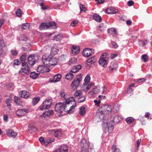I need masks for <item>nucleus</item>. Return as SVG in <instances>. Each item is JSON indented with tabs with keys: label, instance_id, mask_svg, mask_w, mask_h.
Wrapping results in <instances>:
<instances>
[{
	"label": "nucleus",
	"instance_id": "obj_64",
	"mask_svg": "<svg viewBox=\"0 0 152 152\" xmlns=\"http://www.w3.org/2000/svg\"><path fill=\"white\" fill-rule=\"evenodd\" d=\"M39 140L41 142V143H43L44 142V138L42 137H40L39 138Z\"/></svg>",
	"mask_w": 152,
	"mask_h": 152
},
{
	"label": "nucleus",
	"instance_id": "obj_49",
	"mask_svg": "<svg viewBox=\"0 0 152 152\" xmlns=\"http://www.w3.org/2000/svg\"><path fill=\"white\" fill-rule=\"evenodd\" d=\"M94 102L95 105L97 106H99L101 103V101L100 100L98 101L97 100H94Z\"/></svg>",
	"mask_w": 152,
	"mask_h": 152
},
{
	"label": "nucleus",
	"instance_id": "obj_47",
	"mask_svg": "<svg viewBox=\"0 0 152 152\" xmlns=\"http://www.w3.org/2000/svg\"><path fill=\"white\" fill-rule=\"evenodd\" d=\"M111 44L113 48L114 49H116L118 47L117 44L115 42L112 41L111 42Z\"/></svg>",
	"mask_w": 152,
	"mask_h": 152
},
{
	"label": "nucleus",
	"instance_id": "obj_38",
	"mask_svg": "<svg viewBox=\"0 0 152 152\" xmlns=\"http://www.w3.org/2000/svg\"><path fill=\"white\" fill-rule=\"evenodd\" d=\"M148 42V41L147 39L141 40L139 41V44L142 47L144 46L147 44Z\"/></svg>",
	"mask_w": 152,
	"mask_h": 152
},
{
	"label": "nucleus",
	"instance_id": "obj_18",
	"mask_svg": "<svg viewBox=\"0 0 152 152\" xmlns=\"http://www.w3.org/2000/svg\"><path fill=\"white\" fill-rule=\"evenodd\" d=\"M80 47L79 46H73L72 49V52L75 54H77L79 53Z\"/></svg>",
	"mask_w": 152,
	"mask_h": 152
},
{
	"label": "nucleus",
	"instance_id": "obj_22",
	"mask_svg": "<svg viewBox=\"0 0 152 152\" xmlns=\"http://www.w3.org/2000/svg\"><path fill=\"white\" fill-rule=\"evenodd\" d=\"M48 26L47 24L45 23H42L40 25L39 28L40 30H42L48 28Z\"/></svg>",
	"mask_w": 152,
	"mask_h": 152
},
{
	"label": "nucleus",
	"instance_id": "obj_52",
	"mask_svg": "<svg viewBox=\"0 0 152 152\" xmlns=\"http://www.w3.org/2000/svg\"><path fill=\"white\" fill-rule=\"evenodd\" d=\"M93 91H94V94L97 93L99 91V90L98 88H97L96 86L94 87L93 89Z\"/></svg>",
	"mask_w": 152,
	"mask_h": 152
},
{
	"label": "nucleus",
	"instance_id": "obj_44",
	"mask_svg": "<svg viewBox=\"0 0 152 152\" xmlns=\"http://www.w3.org/2000/svg\"><path fill=\"white\" fill-rule=\"evenodd\" d=\"M107 129L108 132L110 133H111L112 132L114 129L113 125L111 124L110 126H108Z\"/></svg>",
	"mask_w": 152,
	"mask_h": 152
},
{
	"label": "nucleus",
	"instance_id": "obj_40",
	"mask_svg": "<svg viewBox=\"0 0 152 152\" xmlns=\"http://www.w3.org/2000/svg\"><path fill=\"white\" fill-rule=\"evenodd\" d=\"M90 75H87L85 78L84 81L86 83H88L90 82Z\"/></svg>",
	"mask_w": 152,
	"mask_h": 152
},
{
	"label": "nucleus",
	"instance_id": "obj_1",
	"mask_svg": "<svg viewBox=\"0 0 152 152\" xmlns=\"http://www.w3.org/2000/svg\"><path fill=\"white\" fill-rule=\"evenodd\" d=\"M52 103V99H47L39 107V109L41 110H43L45 109H46L47 110L44 112L42 114V115L44 116L45 118L46 116L51 115L53 113V110L48 109L51 106Z\"/></svg>",
	"mask_w": 152,
	"mask_h": 152
},
{
	"label": "nucleus",
	"instance_id": "obj_54",
	"mask_svg": "<svg viewBox=\"0 0 152 152\" xmlns=\"http://www.w3.org/2000/svg\"><path fill=\"white\" fill-rule=\"evenodd\" d=\"M14 64L16 65H18L20 64V62L17 59L15 60L14 61Z\"/></svg>",
	"mask_w": 152,
	"mask_h": 152
},
{
	"label": "nucleus",
	"instance_id": "obj_16",
	"mask_svg": "<svg viewBox=\"0 0 152 152\" xmlns=\"http://www.w3.org/2000/svg\"><path fill=\"white\" fill-rule=\"evenodd\" d=\"M20 97L22 98H27L28 97L30 94L28 92L25 91H22L20 93Z\"/></svg>",
	"mask_w": 152,
	"mask_h": 152
},
{
	"label": "nucleus",
	"instance_id": "obj_33",
	"mask_svg": "<svg viewBox=\"0 0 152 152\" xmlns=\"http://www.w3.org/2000/svg\"><path fill=\"white\" fill-rule=\"evenodd\" d=\"M86 113V110L85 107L83 106H82L80 107V111L79 113L80 115H84Z\"/></svg>",
	"mask_w": 152,
	"mask_h": 152
},
{
	"label": "nucleus",
	"instance_id": "obj_41",
	"mask_svg": "<svg viewBox=\"0 0 152 152\" xmlns=\"http://www.w3.org/2000/svg\"><path fill=\"white\" fill-rule=\"evenodd\" d=\"M94 59V57H92L86 61L87 62L89 63H91V64H93L95 61Z\"/></svg>",
	"mask_w": 152,
	"mask_h": 152
},
{
	"label": "nucleus",
	"instance_id": "obj_23",
	"mask_svg": "<svg viewBox=\"0 0 152 152\" xmlns=\"http://www.w3.org/2000/svg\"><path fill=\"white\" fill-rule=\"evenodd\" d=\"M28 127V131L31 133L35 132L37 130V129L33 126L29 125Z\"/></svg>",
	"mask_w": 152,
	"mask_h": 152
},
{
	"label": "nucleus",
	"instance_id": "obj_5",
	"mask_svg": "<svg viewBox=\"0 0 152 152\" xmlns=\"http://www.w3.org/2000/svg\"><path fill=\"white\" fill-rule=\"evenodd\" d=\"M81 69V66L80 65H78L76 66L73 67L71 70L70 71V72L68 73L66 75L65 78L67 80L72 79L74 76L73 74L71 73H75Z\"/></svg>",
	"mask_w": 152,
	"mask_h": 152
},
{
	"label": "nucleus",
	"instance_id": "obj_14",
	"mask_svg": "<svg viewBox=\"0 0 152 152\" xmlns=\"http://www.w3.org/2000/svg\"><path fill=\"white\" fill-rule=\"evenodd\" d=\"M49 133L53 134L55 137H57L60 136L61 134V131L60 130L55 129L50 130L49 131Z\"/></svg>",
	"mask_w": 152,
	"mask_h": 152
},
{
	"label": "nucleus",
	"instance_id": "obj_42",
	"mask_svg": "<svg viewBox=\"0 0 152 152\" xmlns=\"http://www.w3.org/2000/svg\"><path fill=\"white\" fill-rule=\"evenodd\" d=\"M21 12L20 9H18L16 11V15L18 17H20L21 16Z\"/></svg>",
	"mask_w": 152,
	"mask_h": 152
},
{
	"label": "nucleus",
	"instance_id": "obj_7",
	"mask_svg": "<svg viewBox=\"0 0 152 152\" xmlns=\"http://www.w3.org/2000/svg\"><path fill=\"white\" fill-rule=\"evenodd\" d=\"M66 106L64 103L59 102L55 105V109L56 111L59 113H62L63 111H66Z\"/></svg>",
	"mask_w": 152,
	"mask_h": 152
},
{
	"label": "nucleus",
	"instance_id": "obj_29",
	"mask_svg": "<svg viewBox=\"0 0 152 152\" xmlns=\"http://www.w3.org/2000/svg\"><path fill=\"white\" fill-rule=\"evenodd\" d=\"M14 101L15 103L18 105H22V102L20 97L15 96L14 97Z\"/></svg>",
	"mask_w": 152,
	"mask_h": 152
},
{
	"label": "nucleus",
	"instance_id": "obj_34",
	"mask_svg": "<svg viewBox=\"0 0 152 152\" xmlns=\"http://www.w3.org/2000/svg\"><path fill=\"white\" fill-rule=\"evenodd\" d=\"M39 75V74L36 73L34 72H31L30 75V77L33 79H36L37 77Z\"/></svg>",
	"mask_w": 152,
	"mask_h": 152
},
{
	"label": "nucleus",
	"instance_id": "obj_45",
	"mask_svg": "<svg viewBox=\"0 0 152 152\" xmlns=\"http://www.w3.org/2000/svg\"><path fill=\"white\" fill-rule=\"evenodd\" d=\"M80 99H77L78 100V102L81 103L84 102L86 99V97L83 95L80 98Z\"/></svg>",
	"mask_w": 152,
	"mask_h": 152
},
{
	"label": "nucleus",
	"instance_id": "obj_6",
	"mask_svg": "<svg viewBox=\"0 0 152 152\" xmlns=\"http://www.w3.org/2000/svg\"><path fill=\"white\" fill-rule=\"evenodd\" d=\"M107 54L104 53L100 56V58L99 61V64L102 66L106 67L107 64V61L108 57L107 56Z\"/></svg>",
	"mask_w": 152,
	"mask_h": 152
},
{
	"label": "nucleus",
	"instance_id": "obj_19",
	"mask_svg": "<svg viewBox=\"0 0 152 152\" xmlns=\"http://www.w3.org/2000/svg\"><path fill=\"white\" fill-rule=\"evenodd\" d=\"M80 145L81 147V149H83L84 148L87 147L88 146L87 143L85 139H83L82 140Z\"/></svg>",
	"mask_w": 152,
	"mask_h": 152
},
{
	"label": "nucleus",
	"instance_id": "obj_13",
	"mask_svg": "<svg viewBox=\"0 0 152 152\" xmlns=\"http://www.w3.org/2000/svg\"><path fill=\"white\" fill-rule=\"evenodd\" d=\"M6 133L8 136L13 138L15 137L17 134L16 132H14L13 130L11 129H9L7 130L6 132Z\"/></svg>",
	"mask_w": 152,
	"mask_h": 152
},
{
	"label": "nucleus",
	"instance_id": "obj_51",
	"mask_svg": "<svg viewBox=\"0 0 152 152\" xmlns=\"http://www.w3.org/2000/svg\"><path fill=\"white\" fill-rule=\"evenodd\" d=\"M80 7L81 11H85L86 10V8L84 5L81 4L80 6Z\"/></svg>",
	"mask_w": 152,
	"mask_h": 152
},
{
	"label": "nucleus",
	"instance_id": "obj_24",
	"mask_svg": "<svg viewBox=\"0 0 152 152\" xmlns=\"http://www.w3.org/2000/svg\"><path fill=\"white\" fill-rule=\"evenodd\" d=\"M118 67L117 64L114 62H112L110 63L109 67L110 70L112 71L115 69H116Z\"/></svg>",
	"mask_w": 152,
	"mask_h": 152
},
{
	"label": "nucleus",
	"instance_id": "obj_59",
	"mask_svg": "<svg viewBox=\"0 0 152 152\" xmlns=\"http://www.w3.org/2000/svg\"><path fill=\"white\" fill-rule=\"evenodd\" d=\"M43 68V66L42 65L39 66L37 67V70L38 72H41Z\"/></svg>",
	"mask_w": 152,
	"mask_h": 152
},
{
	"label": "nucleus",
	"instance_id": "obj_43",
	"mask_svg": "<svg viewBox=\"0 0 152 152\" xmlns=\"http://www.w3.org/2000/svg\"><path fill=\"white\" fill-rule=\"evenodd\" d=\"M11 53L13 56H17L18 53L17 50H11Z\"/></svg>",
	"mask_w": 152,
	"mask_h": 152
},
{
	"label": "nucleus",
	"instance_id": "obj_61",
	"mask_svg": "<svg viewBox=\"0 0 152 152\" xmlns=\"http://www.w3.org/2000/svg\"><path fill=\"white\" fill-rule=\"evenodd\" d=\"M55 38L57 39H58L59 40H61L62 39V37L61 35H59V34L57 35L55 37Z\"/></svg>",
	"mask_w": 152,
	"mask_h": 152
},
{
	"label": "nucleus",
	"instance_id": "obj_17",
	"mask_svg": "<svg viewBox=\"0 0 152 152\" xmlns=\"http://www.w3.org/2000/svg\"><path fill=\"white\" fill-rule=\"evenodd\" d=\"M83 95L82 91L80 90H77L74 94V96L77 99H80V98Z\"/></svg>",
	"mask_w": 152,
	"mask_h": 152
},
{
	"label": "nucleus",
	"instance_id": "obj_32",
	"mask_svg": "<svg viewBox=\"0 0 152 152\" xmlns=\"http://www.w3.org/2000/svg\"><path fill=\"white\" fill-rule=\"evenodd\" d=\"M107 31L109 33L113 35L116 34L117 33L116 31L114 28H108L107 30Z\"/></svg>",
	"mask_w": 152,
	"mask_h": 152
},
{
	"label": "nucleus",
	"instance_id": "obj_8",
	"mask_svg": "<svg viewBox=\"0 0 152 152\" xmlns=\"http://www.w3.org/2000/svg\"><path fill=\"white\" fill-rule=\"evenodd\" d=\"M82 75L81 74H80L79 75H78L76 77V79L72 82L71 86L73 87L76 88L78 86L82 80Z\"/></svg>",
	"mask_w": 152,
	"mask_h": 152
},
{
	"label": "nucleus",
	"instance_id": "obj_4",
	"mask_svg": "<svg viewBox=\"0 0 152 152\" xmlns=\"http://www.w3.org/2000/svg\"><path fill=\"white\" fill-rule=\"evenodd\" d=\"M112 110L110 105L103 104L99 108V110L101 114H107L110 113Z\"/></svg>",
	"mask_w": 152,
	"mask_h": 152
},
{
	"label": "nucleus",
	"instance_id": "obj_9",
	"mask_svg": "<svg viewBox=\"0 0 152 152\" xmlns=\"http://www.w3.org/2000/svg\"><path fill=\"white\" fill-rule=\"evenodd\" d=\"M36 56L34 54H31L30 55L28 58L27 64L31 66L34 65L36 62Z\"/></svg>",
	"mask_w": 152,
	"mask_h": 152
},
{
	"label": "nucleus",
	"instance_id": "obj_25",
	"mask_svg": "<svg viewBox=\"0 0 152 152\" xmlns=\"http://www.w3.org/2000/svg\"><path fill=\"white\" fill-rule=\"evenodd\" d=\"M48 26V28L50 29H54L56 28V24L54 22H50L48 23L47 24Z\"/></svg>",
	"mask_w": 152,
	"mask_h": 152
},
{
	"label": "nucleus",
	"instance_id": "obj_55",
	"mask_svg": "<svg viewBox=\"0 0 152 152\" xmlns=\"http://www.w3.org/2000/svg\"><path fill=\"white\" fill-rule=\"evenodd\" d=\"M60 95L62 98H64L65 99H66L65 93L64 91H61L60 92Z\"/></svg>",
	"mask_w": 152,
	"mask_h": 152
},
{
	"label": "nucleus",
	"instance_id": "obj_35",
	"mask_svg": "<svg viewBox=\"0 0 152 152\" xmlns=\"http://www.w3.org/2000/svg\"><path fill=\"white\" fill-rule=\"evenodd\" d=\"M6 47L5 46L3 47V48H0V56H2L4 54L6 51Z\"/></svg>",
	"mask_w": 152,
	"mask_h": 152
},
{
	"label": "nucleus",
	"instance_id": "obj_63",
	"mask_svg": "<svg viewBox=\"0 0 152 152\" xmlns=\"http://www.w3.org/2000/svg\"><path fill=\"white\" fill-rule=\"evenodd\" d=\"M66 112H67V113L68 114H72L73 113V111H72V110L69 108V110H68V109H66Z\"/></svg>",
	"mask_w": 152,
	"mask_h": 152
},
{
	"label": "nucleus",
	"instance_id": "obj_31",
	"mask_svg": "<svg viewBox=\"0 0 152 152\" xmlns=\"http://www.w3.org/2000/svg\"><path fill=\"white\" fill-rule=\"evenodd\" d=\"M88 150L89 152H95L94 148L93 145L92 143H89L88 145Z\"/></svg>",
	"mask_w": 152,
	"mask_h": 152
},
{
	"label": "nucleus",
	"instance_id": "obj_21",
	"mask_svg": "<svg viewBox=\"0 0 152 152\" xmlns=\"http://www.w3.org/2000/svg\"><path fill=\"white\" fill-rule=\"evenodd\" d=\"M59 51L58 49L55 47L53 46L51 50V54L52 56H54Z\"/></svg>",
	"mask_w": 152,
	"mask_h": 152
},
{
	"label": "nucleus",
	"instance_id": "obj_10",
	"mask_svg": "<svg viewBox=\"0 0 152 152\" xmlns=\"http://www.w3.org/2000/svg\"><path fill=\"white\" fill-rule=\"evenodd\" d=\"M94 50L93 49L86 48L83 50L82 54L85 57H88L94 53Z\"/></svg>",
	"mask_w": 152,
	"mask_h": 152
},
{
	"label": "nucleus",
	"instance_id": "obj_57",
	"mask_svg": "<svg viewBox=\"0 0 152 152\" xmlns=\"http://www.w3.org/2000/svg\"><path fill=\"white\" fill-rule=\"evenodd\" d=\"M93 85V83H90L89 84L86 88V91L88 90L90 88H91V86Z\"/></svg>",
	"mask_w": 152,
	"mask_h": 152
},
{
	"label": "nucleus",
	"instance_id": "obj_48",
	"mask_svg": "<svg viewBox=\"0 0 152 152\" xmlns=\"http://www.w3.org/2000/svg\"><path fill=\"white\" fill-rule=\"evenodd\" d=\"M78 23V21L77 20H75L73 21L71 23V25L73 27L75 26H76Z\"/></svg>",
	"mask_w": 152,
	"mask_h": 152
},
{
	"label": "nucleus",
	"instance_id": "obj_26",
	"mask_svg": "<svg viewBox=\"0 0 152 152\" xmlns=\"http://www.w3.org/2000/svg\"><path fill=\"white\" fill-rule=\"evenodd\" d=\"M61 77V75L60 74H58L56 75L54 77V79L53 81H51L52 82H56L59 81Z\"/></svg>",
	"mask_w": 152,
	"mask_h": 152
},
{
	"label": "nucleus",
	"instance_id": "obj_53",
	"mask_svg": "<svg viewBox=\"0 0 152 152\" xmlns=\"http://www.w3.org/2000/svg\"><path fill=\"white\" fill-rule=\"evenodd\" d=\"M76 61V60L75 58L71 59L69 61V64L71 65L72 64L75 63Z\"/></svg>",
	"mask_w": 152,
	"mask_h": 152
},
{
	"label": "nucleus",
	"instance_id": "obj_15",
	"mask_svg": "<svg viewBox=\"0 0 152 152\" xmlns=\"http://www.w3.org/2000/svg\"><path fill=\"white\" fill-rule=\"evenodd\" d=\"M68 147L66 145H61L58 148L59 152H68Z\"/></svg>",
	"mask_w": 152,
	"mask_h": 152
},
{
	"label": "nucleus",
	"instance_id": "obj_50",
	"mask_svg": "<svg viewBox=\"0 0 152 152\" xmlns=\"http://www.w3.org/2000/svg\"><path fill=\"white\" fill-rule=\"evenodd\" d=\"M5 46L4 40L2 39H0V48H3V47Z\"/></svg>",
	"mask_w": 152,
	"mask_h": 152
},
{
	"label": "nucleus",
	"instance_id": "obj_11",
	"mask_svg": "<svg viewBox=\"0 0 152 152\" xmlns=\"http://www.w3.org/2000/svg\"><path fill=\"white\" fill-rule=\"evenodd\" d=\"M28 110L26 109H18L16 111V114L20 118L25 115L28 112Z\"/></svg>",
	"mask_w": 152,
	"mask_h": 152
},
{
	"label": "nucleus",
	"instance_id": "obj_28",
	"mask_svg": "<svg viewBox=\"0 0 152 152\" xmlns=\"http://www.w3.org/2000/svg\"><path fill=\"white\" fill-rule=\"evenodd\" d=\"M93 19L98 22H100L102 20L101 18L97 14H95L93 15Z\"/></svg>",
	"mask_w": 152,
	"mask_h": 152
},
{
	"label": "nucleus",
	"instance_id": "obj_36",
	"mask_svg": "<svg viewBox=\"0 0 152 152\" xmlns=\"http://www.w3.org/2000/svg\"><path fill=\"white\" fill-rule=\"evenodd\" d=\"M40 97H36L34 98L32 101V104L34 105L36 104L40 100Z\"/></svg>",
	"mask_w": 152,
	"mask_h": 152
},
{
	"label": "nucleus",
	"instance_id": "obj_3",
	"mask_svg": "<svg viewBox=\"0 0 152 152\" xmlns=\"http://www.w3.org/2000/svg\"><path fill=\"white\" fill-rule=\"evenodd\" d=\"M27 53H25L20 57V59L21 62V69L23 72L28 74L30 72V69L27 64V62H26Z\"/></svg>",
	"mask_w": 152,
	"mask_h": 152
},
{
	"label": "nucleus",
	"instance_id": "obj_46",
	"mask_svg": "<svg viewBox=\"0 0 152 152\" xmlns=\"http://www.w3.org/2000/svg\"><path fill=\"white\" fill-rule=\"evenodd\" d=\"M142 59L144 62H146L148 61V56L145 54L143 55L142 56Z\"/></svg>",
	"mask_w": 152,
	"mask_h": 152
},
{
	"label": "nucleus",
	"instance_id": "obj_58",
	"mask_svg": "<svg viewBox=\"0 0 152 152\" xmlns=\"http://www.w3.org/2000/svg\"><path fill=\"white\" fill-rule=\"evenodd\" d=\"M134 4V2L132 0L129 1L128 2V5L129 6H132Z\"/></svg>",
	"mask_w": 152,
	"mask_h": 152
},
{
	"label": "nucleus",
	"instance_id": "obj_39",
	"mask_svg": "<svg viewBox=\"0 0 152 152\" xmlns=\"http://www.w3.org/2000/svg\"><path fill=\"white\" fill-rule=\"evenodd\" d=\"M134 121V119L132 117H128L126 119V121L128 124H130Z\"/></svg>",
	"mask_w": 152,
	"mask_h": 152
},
{
	"label": "nucleus",
	"instance_id": "obj_20",
	"mask_svg": "<svg viewBox=\"0 0 152 152\" xmlns=\"http://www.w3.org/2000/svg\"><path fill=\"white\" fill-rule=\"evenodd\" d=\"M113 119L111 120L110 121L111 123H113L114 122L117 123L120 121L121 120V117L118 115L115 116Z\"/></svg>",
	"mask_w": 152,
	"mask_h": 152
},
{
	"label": "nucleus",
	"instance_id": "obj_27",
	"mask_svg": "<svg viewBox=\"0 0 152 152\" xmlns=\"http://www.w3.org/2000/svg\"><path fill=\"white\" fill-rule=\"evenodd\" d=\"M54 141V140L52 138H50L49 139H45V140L44 141L43 143L45 146L47 145H48L50 143L53 142Z\"/></svg>",
	"mask_w": 152,
	"mask_h": 152
},
{
	"label": "nucleus",
	"instance_id": "obj_56",
	"mask_svg": "<svg viewBox=\"0 0 152 152\" xmlns=\"http://www.w3.org/2000/svg\"><path fill=\"white\" fill-rule=\"evenodd\" d=\"M40 6L41 7V9L42 10H45L47 9V7L44 5V4L42 2L40 3Z\"/></svg>",
	"mask_w": 152,
	"mask_h": 152
},
{
	"label": "nucleus",
	"instance_id": "obj_60",
	"mask_svg": "<svg viewBox=\"0 0 152 152\" xmlns=\"http://www.w3.org/2000/svg\"><path fill=\"white\" fill-rule=\"evenodd\" d=\"M145 80V78H143L138 79L137 81L138 83H140L144 81Z\"/></svg>",
	"mask_w": 152,
	"mask_h": 152
},
{
	"label": "nucleus",
	"instance_id": "obj_62",
	"mask_svg": "<svg viewBox=\"0 0 152 152\" xmlns=\"http://www.w3.org/2000/svg\"><path fill=\"white\" fill-rule=\"evenodd\" d=\"M71 101H70L69 100L67 99L66 100V102L65 103H64L65 104H66V107H67V105L69 104L71 102Z\"/></svg>",
	"mask_w": 152,
	"mask_h": 152
},
{
	"label": "nucleus",
	"instance_id": "obj_2",
	"mask_svg": "<svg viewBox=\"0 0 152 152\" xmlns=\"http://www.w3.org/2000/svg\"><path fill=\"white\" fill-rule=\"evenodd\" d=\"M42 61L45 66H51L56 64V59L49 57L48 55H43L42 57Z\"/></svg>",
	"mask_w": 152,
	"mask_h": 152
},
{
	"label": "nucleus",
	"instance_id": "obj_37",
	"mask_svg": "<svg viewBox=\"0 0 152 152\" xmlns=\"http://www.w3.org/2000/svg\"><path fill=\"white\" fill-rule=\"evenodd\" d=\"M29 23H26L23 24L22 27V29L24 30H27L29 28Z\"/></svg>",
	"mask_w": 152,
	"mask_h": 152
},
{
	"label": "nucleus",
	"instance_id": "obj_12",
	"mask_svg": "<svg viewBox=\"0 0 152 152\" xmlns=\"http://www.w3.org/2000/svg\"><path fill=\"white\" fill-rule=\"evenodd\" d=\"M117 12L118 10L117 9L111 7H108L106 10V13L107 14H115Z\"/></svg>",
	"mask_w": 152,
	"mask_h": 152
},
{
	"label": "nucleus",
	"instance_id": "obj_30",
	"mask_svg": "<svg viewBox=\"0 0 152 152\" xmlns=\"http://www.w3.org/2000/svg\"><path fill=\"white\" fill-rule=\"evenodd\" d=\"M12 102V99L11 98H7L5 103L7 104V106L9 107V108H10V106H11V103Z\"/></svg>",
	"mask_w": 152,
	"mask_h": 152
}]
</instances>
